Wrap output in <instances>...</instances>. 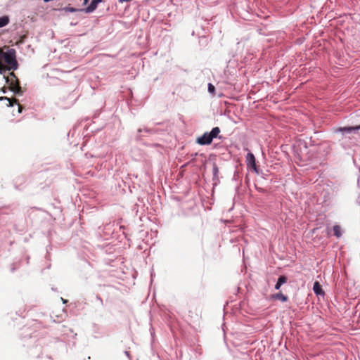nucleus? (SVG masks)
<instances>
[{
    "mask_svg": "<svg viewBox=\"0 0 360 360\" xmlns=\"http://www.w3.org/2000/svg\"><path fill=\"white\" fill-rule=\"evenodd\" d=\"M0 99L1 100H3V99L7 100L8 101V106H13L14 103H17L16 99H12V98H9L7 97H1Z\"/></svg>",
    "mask_w": 360,
    "mask_h": 360,
    "instance_id": "obj_12",
    "label": "nucleus"
},
{
    "mask_svg": "<svg viewBox=\"0 0 360 360\" xmlns=\"http://www.w3.org/2000/svg\"><path fill=\"white\" fill-rule=\"evenodd\" d=\"M333 234L337 238H340L342 236V230L340 226L335 225L333 228Z\"/></svg>",
    "mask_w": 360,
    "mask_h": 360,
    "instance_id": "obj_9",
    "label": "nucleus"
},
{
    "mask_svg": "<svg viewBox=\"0 0 360 360\" xmlns=\"http://www.w3.org/2000/svg\"><path fill=\"white\" fill-rule=\"evenodd\" d=\"M220 133V129L218 127L212 128L210 132H205L202 136L197 139L196 142L201 145H209L214 138H217Z\"/></svg>",
    "mask_w": 360,
    "mask_h": 360,
    "instance_id": "obj_2",
    "label": "nucleus"
},
{
    "mask_svg": "<svg viewBox=\"0 0 360 360\" xmlns=\"http://www.w3.org/2000/svg\"><path fill=\"white\" fill-rule=\"evenodd\" d=\"M15 54V50L13 49H10L6 52L1 53V56L4 59L5 63L8 65V68H6L8 71L17 70L18 68Z\"/></svg>",
    "mask_w": 360,
    "mask_h": 360,
    "instance_id": "obj_1",
    "label": "nucleus"
},
{
    "mask_svg": "<svg viewBox=\"0 0 360 360\" xmlns=\"http://www.w3.org/2000/svg\"><path fill=\"white\" fill-rule=\"evenodd\" d=\"M273 298L276 299V300H280L282 302H286V301H288V299L286 295H284L283 294H282L281 292L274 295Z\"/></svg>",
    "mask_w": 360,
    "mask_h": 360,
    "instance_id": "obj_10",
    "label": "nucleus"
},
{
    "mask_svg": "<svg viewBox=\"0 0 360 360\" xmlns=\"http://www.w3.org/2000/svg\"><path fill=\"white\" fill-rule=\"evenodd\" d=\"M245 158L248 167L250 168V167L255 166V165H256V160L253 153L250 152L248 153Z\"/></svg>",
    "mask_w": 360,
    "mask_h": 360,
    "instance_id": "obj_5",
    "label": "nucleus"
},
{
    "mask_svg": "<svg viewBox=\"0 0 360 360\" xmlns=\"http://www.w3.org/2000/svg\"><path fill=\"white\" fill-rule=\"evenodd\" d=\"M218 173V168L216 165H214L213 167V174L214 176H216Z\"/></svg>",
    "mask_w": 360,
    "mask_h": 360,
    "instance_id": "obj_17",
    "label": "nucleus"
},
{
    "mask_svg": "<svg viewBox=\"0 0 360 360\" xmlns=\"http://www.w3.org/2000/svg\"><path fill=\"white\" fill-rule=\"evenodd\" d=\"M61 300H62V302H63L64 304L67 303V302H68L66 300L63 299V297H61Z\"/></svg>",
    "mask_w": 360,
    "mask_h": 360,
    "instance_id": "obj_19",
    "label": "nucleus"
},
{
    "mask_svg": "<svg viewBox=\"0 0 360 360\" xmlns=\"http://www.w3.org/2000/svg\"><path fill=\"white\" fill-rule=\"evenodd\" d=\"M144 131H146L148 132V131H150V129H144Z\"/></svg>",
    "mask_w": 360,
    "mask_h": 360,
    "instance_id": "obj_22",
    "label": "nucleus"
},
{
    "mask_svg": "<svg viewBox=\"0 0 360 360\" xmlns=\"http://www.w3.org/2000/svg\"><path fill=\"white\" fill-rule=\"evenodd\" d=\"M286 281H287V278L285 276H280L277 281V283L275 285V288L276 290H278L283 283H286Z\"/></svg>",
    "mask_w": 360,
    "mask_h": 360,
    "instance_id": "obj_8",
    "label": "nucleus"
},
{
    "mask_svg": "<svg viewBox=\"0 0 360 360\" xmlns=\"http://www.w3.org/2000/svg\"><path fill=\"white\" fill-rule=\"evenodd\" d=\"M313 290L315 294L316 295H323L324 292L323 291L321 285L318 281H316L314 283Z\"/></svg>",
    "mask_w": 360,
    "mask_h": 360,
    "instance_id": "obj_7",
    "label": "nucleus"
},
{
    "mask_svg": "<svg viewBox=\"0 0 360 360\" xmlns=\"http://www.w3.org/2000/svg\"><path fill=\"white\" fill-rule=\"evenodd\" d=\"M65 10L68 11V12H70V13H75V12H77V11H81V9H77V8H73V7H66L65 8Z\"/></svg>",
    "mask_w": 360,
    "mask_h": 360,
    "instance_id": "obj_14",
    "label": "nucleus"
},
{
    "mask_svg": "<svg viewBox=\"0 0 360 360\" xmlns=\"http://www.w3.org/2000/svg\"><path fill=\"white\" fill-rule=\"evenodd\" d=\"M6 84L9 86L10 89L18 96H22L23 91L20 86L19 81L14 73H11L9 76L4 75Z\"/></svg>",
    "mask_w": 360,
    "mask_h": 360,
    "instance_id": "obj_3",
    "label": "nucleus"
},
{
    "mask_svg": "<svg viewBox=\"0 0 360 360\" xmlns=\"http://www.w3.org/2000/svg\"><path fill=\"white\" fill-rule=\"evenodd\" d=\"M142 131H143V130H142V129H139L138 131H139V133H141Z\"/></svg>",
    "mask_w": 360,
    "mask_h": 360,
    "instance_id": "obj_23",
    "label": "nucleus"
},
{
    "mask_svg": "<svg viewBox=\"0 0 360 360\" xmlns=\"http://www.w3.org/2000/svg\"><path fill=\"white\" fill-rule=\"evenodd\" d=\"M89 0H83V4L86 5L88 3Z\"/></svg>",
    "mask_w": 360,
    "mask_h": 360,
    "instance_id": "obj_20",
    "label": "nucleus"
},
{
    "mask_svg": "<svg viewBox=\"0 0 360 360\" xmlns=\"http://www.w3.org/2000/svg\"><path fill=\"white\" fill-rule=\"evenodd\" d=\"M359 130H360V124L355 127H339L335 129V132H341L342 135H345L355 134Z\"/></svg>",
    "mask_w": 360,
    "mask_h": 360,
    "instance_id": "obj_4",
    "label": "nucleus"
},
{
    "mask_svg": "<svg viewBox=\"0 0 360 360\" xmlns=\"http://www.w3.org/2000/svg\"><path fill=\"white\" fill-rule=\"evenodd\" d=\"M8 70L2 65H0V74L5 75Z\"/></svg>",
    "mask_w": 360,
    "mask_h": 360,
    "instance_id": "obj_15",
    "label": "nucleus"
},
{
    "mask_svg": "<svg viewBox=\"0 0 360 360\" xmlns=\"http://www.w3.org/2000/svg\"><path fill=\"white\" fill-rule=\"evenodd\" d=\"M250 168L251 169H252L256 174H258L259 173V169L257 168V165H255V166H252Z\"/></svg>",
    "mask_w": 360,
    "mask_h": 360,
    "instance_id": "obj_16",
    "label": "nucleus"
},
{
    "mask_svg": "<svg viewBox=\"0 0 360 360\" xmlns=\"http://www.w3.org/2000/svg\"><path fill=\"white\" fill-rule=\"evenodd\" d=\"M98 4L101 3L103 0H94Z\"/></svg>",
    "mask_w": 360,
    "mask_h": 360,
    "instance_id": "obj_21",
    "label": "nucleus"
},
{
    "mask_svg": "<svg viewBox=\"0 0 360 360\" xmlns=\"http://www.w3.org/2000/svg\"><path fill=\"white\" fill-rule=\"evenodd\" d=\"M9 22V18L8 16L0 17V28L5 27Z\"/></svg>",
    "mask_w": 360,
    "mask_h": 360,
    "instance_id": "obj_11",
    "label": "nucleus"
},
{
    "mask_svg": "<svg viewBox=\"0 0 360 360\" xmlns=\"http://www.w3.org/2000/svg\"><path fill=\"white\" fill-rule=\"evenodd\" d=\"M97 6L98 4L94 0H92L91 4L86 8L81 9V11H84L86 13H91L96 10Z\"/></svg>",
    "mask_w": 360,
    "mask_h": 360,
    "instance_id": "obj_6",
    "label": "nucleus"
},
{
    "mask_svg": "<svg viewBox=\"0 0 360 360\" xmlns=\"http://www.w3.org/2000/svg\"><path fill=\"white\" fill-rule=\"evenodd\" d=\"M207 90H208V92L210 94H211L212 95H214V93H215V87L214 86L211 84V83H209L208 85H207Z\"/></svg>",
    "mask_w": 360,
    "mask_h": 360,
    "instance_id": "obj_13",
    "label": "nucleus"
},
{
    "mask_svg": "<svg viewBox=\"0 0 360 360\" xmlns=\"http://www.w3.org/2000/svg\"><path fill=\"white\" fill-rule=\"evenodd\" d=\"M18 112H21L22 107L20 105H19V104H18Z\"/></svg>",
    "mask_w": 360,
    "mask_h": 360,
    "instance_id": "obj_18",
    "label": "nucleus"
}]
</instances>
